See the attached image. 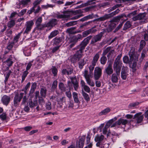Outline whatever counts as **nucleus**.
<instances>
[{"label": "nucleus", "mask_w": 148, "mask_h": 148, "mask_svg": "<svg viewBox=\"0 0 148 148\" xmlns=\"http://www.w3.org/2000/svg\"><path fill=\"white\" fill-rule=\"evenodd\" d=\"M120 12V10L119 9H117L115 11H114L110 13L105 14L102 16L101 17L97 18L94 20L93 21H89L85 22L83 23V25L85 27L88 25L89 24L92 22L95 21H103L108 19L114 16L118 13Z\"/></svg>", "instance_id": "f257e3e1"}, {"label": "nucleus", "mask_w": 148, "mask_h": 148, "mask_svg": "<svg viewBox=\"0 0 148 148\" xmlns=\"http://www.w3.org/2000/svg\"><path fill=\"white\" fill-rule=\"evenodd\" d=\"M122 56V54L119 55L115 59L113 64V69L116 72H117L118 74L120 72L122 63L120 61V59Z\"/></svg>", "instance_id": "f03ea898"}, {"label": "nucleus", "mask_w": 148, "mask_h": 148, "mask_svg": "<svg viewBox=\"0 0 148 148\" xmlns=\"http://www.w3.org/2000/svg\"><path fill=\"white\" fill-rule=\"evenodd\" d=\"M129 55L130 57V61L132 63V62H133L132 65V67L134 68L136 67L137 65V62L138 61V55L133 51H131L129 53Z\"/></svg>", "instance_id": "7ed1b4c3"}, {"label": "nucleus", "mask_w": 148, "mask_h": 148, "mask_svg": "<svg viewBox=\"0 0 148 148\" xmlns=\"http://www.w3.org/2000/svg\"><path fill=\"white\" fill-rule=\"evenodd\" d=\"M147 19V14L145 12L140 13L132 18V20L134 21L139 20L142 23L145 22Z\"/></svg>", "instance_id": "20e7f679"}, {"label": "nucleus", "mask_w": 148, "mask_h": 148, "mask_svg": "<svg viewBox=\"0 0 148 148\" xmlns=\"http://www.w3.org/2000/svg\"><path fill=\"white\" fill-rule=\"evenodd\" d=\"M42 22V17H38L36 22V27L35 29L39 31H41L44 29V28L46 27V24H41Z\"/></svg>", "instance_id": "39448f33"}, {"label": "nucleus", "mask_w": 148, "mask_h": 148, "mask_svg": "<svg viewBox=\"0 0 148 148\" xmlns=\"http://www.w3.org/2000/svg\"><path fill=\"white\" fill-rule=\"evenodd\" d=\"M85 48V47L80 44L76 47V49H79L74 54V56L76 58H77L78 60L82 57V53L83 52V50Z\"/></svg>", "instance_id": "423d86ee"}, {"label": "nucleus", "mask_w": 148, "mask_h": 148, "mask_svg": "<svg viewBox=\"0 0 148 148\" xmlns=\"http://www.w3.org/2000/svg\"><path fill=\"white\" fill-rule=\"evenodd\" d=\"M88 71L87 70H85L84 71V76L86 79L87 84L93 87L95 86L94 82L90 78V77H92V75H88Z\"/></svg>", "instance_id": "0eeeda50"}, {"label": "nucleus", "mask_w": 148, "mask_h": 148, "mask_svg": "<svg viewBox=\"0 0 148 148\" xmlns=\"http://www.w3.org/2000/svg\"><path fill=\"white\" fill-rule=\"evenodd\" d=\"M24 93H21L20 94L18 93L16 94L14 99V106H17L18 105L21 101V99L23 98Z\"/></svg>", "instance_id": "6e6552de"}, {"label": "nucleus", "mask_w": 148, "mask_h": 148, "mask_svg": "<svg viewBox=\"0 0 148 148\" xmlns=\"http://www.w3.org/2000/svg\"><path fill=\"white\" fill-rule=\"evenodd\" d=\"M102 74V69L99 67L95 68L94 71V78L95 80H98L101 77Z\"/></svg>", "instance_id": "1a4fd4ad"}, {"label": "nucleus", "mask_w": 148, "mask_h": 148, "mask_svg": "<svg viewBox=\"0 0 148 148\" xmlns=\"http://www.w3.org/2000/svg\"><path fill=\"white\" fill-rule=\"evenodd\" d=\"M104 33V31H103L94 36L91 40L90 44L92 45H95L96 42L100 41Z\"/></svg>", "instance_id": "9d476101"}, {"label": "nucleus", "mask_w": 148, "mask_h": 148, "mask_svg": "<svg viewBox=\"0 0 148 148\" xmlns=\"http://www.w3.org/2000/svg\"><path fill=\"white\" fill-rule=\"evenodd\" d=\"M115 20L114 19H112L108 22V25L107 29L105 30V32H109L112 31L115 27L117 24L114 23Z\"/></svg>", "instance_id": "9b49d317"}, {"label": "nucleus", "mask_w": 148, "mask_h": 148, "mask_svg": "<svg viewBox=\"0 0 148 148\" xmlns=\"http://www.w3.org/2000/svg\"><path fill=\"white\" fill-rule=\"evenodd\" d=\"M114 50L111 47H108L105 49L103 51L102 55H106L108 53L107 57H109L111 55H112L114 52Z\"/></svg>", "instance_id": "f8f14e48"}, {"label": "nucleus", "mask_w": 148, "mask_h": 148, "mask_svg": "<svg viewBox=\"0 0 148 148\" xmlns=\"http://www.w3.org/2000/svg\"><path fill=\"white\" fill-rule=\"evenodd\" d=\"M104 138V136L102 135L97 134L95 136V140L97 142L96 144V146L97 147H100L101 144L102 143V142Z\"/></svg>", "instance_id": "ddd939ff"}, {"label": "nucleus", "mask_w": 148, "mask_h": 148, "mask_svg": "<svg viewBox=\"0 0 148 148\" xmlns=\"http://www.w3.org/2000/svg\"><path fill=\"white\" fill-rule=\"evenodd\" d=\"M58 21L55 18H52L46 23V27L48 28H49L50 29L52 28L53 27L58 24Z\"/></svg>", "instance_id": "4468645a"}, {"label": "nucleus", "mask_w": 148, "mask_h": 148, "mask_svg": "<svg viewBox=\"0 0 148 148\" xmlns=\"http://www.w3.org/2000/svg\"><path fill=\"white\" fill-rule=\"evenodd\" d=\"M34 24V23L32 20L27 21L25 25L26 27V28L24 32V34H28L31 31Z\"/></svg>", "instance_id": "2eb2a0df"}, {"label": "nucleus", "mask_w": 148, "mask_h": 148, "mask_svg": "<svg viewBox=\"0 0 148 148\" xmlns=\"http://www.w3.org/2000/svg\"><path fill=\"white\" fill-rule=\"evenodd\" d=\"M142 114V112H140L134 115L133 119H135L137 123H140L142 121L144 116L143 115H141Z\"/></svg>", "instance_id": "dca6fc26"}, {"label": "nucleus", "mask_w": 148, "mask_h": 148, "mask_svg": "<svg viewBox=\"0 0 148 148\" xmlns=\"http://www.w3.org/2000/svg\"><path fill=\"white\" fill-rule=\"evenodd\" d=\"M132 121H133L132 120L128 121L126 119H125L122 118L119 119L117 121L116 123L117 125H120L121 124L123 125H125L126 124L130 123Z\"/></svg>", "instance_id": "f3484780"}, {"label": "nucleus", "mask_w": 148, "mask_h": 148, "mask_svg": "<svg viewBox=\"0 0 148 148\" xmlns=\"http://www.w3.org/2000/svg\"><path fill=\"white\" fill-rule=\"evenodd\" d=\"M80 84L82 88L88 93H89L90 92V89L89 87L86 85L85 82L83 80H81Z\"/></svg>", "instance_id": "a211bd4d"}, {"label": "nucleus", "mask_w": 148, "mask_h": 148, "mask_svg": "<svg viewBox=\"0 0 148 148\" xmlns=\"http://www.w3.org/2000/svg\"><path fill=\"white\" fill-rule=\"evenodd\" d=\"M128 68L126 67L123 66L122 68L121 72V78L125 80L126 79L127 76V71Z\"/></svg>", "instance_id": "6ab92c4d"}, {"label": "nucleus", "mask_w": 148, "mask_h": 148, "mask_svg": "<svg viewBox=\"0 0 148 148\" xmlns=\"http://www.w3.org/2000/svg\"><path fill=\"white\" fill-rule=\"evenodd\" d=\"M10 99V96L4 95L2 97L1 100L4 105L7 106L9 103Z\"/></svg>", "instance_id": "aec40b11"}, {"label": "nucleus", "mask_w": 148, "mask_h": 148, "mask_svg": "<svg viewBox=\"0 0 148 148\" xmlns=\"http://www.w3.org/2000/svg\"><path fill=\"white\" fill-rule=\"evenodd\" d=\"M116 73L112 74L111 77V81L114 83H116L118 82V77L119 76L120 74V72H119L118 74L117 72Z\"/></svg>", "instance_id": "412c9836"}, {"label": "nucleus", "mask_w": 148, "mask_h": 148, "mask_svg": "<svg viewBox=\"0 0 148 148\" xmlns=\"http://www.w3.org/2000/svg\"><path fill=\"white\" fill-rule=\"evenodd\" d=\"M105 71L107 75H110L112 74L113 72L111 63H110L108 66L105 69Z\"/></svg>", "instance_id": "4be33fe9"}, {"label": "nucleus", "mask_w": 148, "mask_h": 148, "mask_svg": "<svg viewBox=\"0 0 148 148\" xmlns=\"http://www.w3.org/2000/svg\"><path fill=\"white\" fill-rule=\"evenodd\" d=\"M69 12L67 11H65L62 14L58 15L57 17L58 18H65L69 17Z\"/></svg>", "instance_id": "5701e85b"}, {"label": "nucleus", "mask_w": 148, "mask_h": 148, "mask_svg": "<svg viewBox=\"0 0 148 148\" xmlns=\"http://www.w3.org/2000/svg\"><path fill=\"white\" fill-rule=\"evenodd\" d=\"M37 86V84L35 82L32 83L30 90L29 94V96H32L33 94L35 91Z\"/></svg>", "instance_id": "b1692460"}, {"label": "nucleus", "mask_w": 148, "mask_h": 148, "mask_svg": "<svg viewBox=\"0 0 148 148\" xmlns=\"http://www.w3.org/2000/svg\"><path fill=\"white\" fill-rule=\"evenodd\" d=\"M92 37V36H90L87 37L82 41L80 44L85 47L88 44L89 40Z\"/></svg>", "instance_id": "393cba45"}, {"label": "nucleus", "mask_w": 148, "mask_h": 148, "mask_svg": "<svg viewBox=\"0 0 148 148\" xmlns=\"http://www.w3.org/2000/svg\"><path fill=\"white\" fill-rule=\"evenodd\" d=\"M111 111V109L110 108H107L99 112L98 115L99 116L106 115L110 112Z\"/></svg>", "instance_id": "a878e982"}, {"label": "nucleus", "mask_w": 148, "mask_h": 148, "mask_svg": "<svg viewBox=\"0 0 148 148\" xmlns=\"http://www.w3.org/2000/svg\"><path fill=\"white\" fill-rule=\"evenodd\" d=\"M71 82L73 84V86L75 90L77 91L79 86L78 83L75 79L73 78V77L71 78Z\"/></svg>", "instance_id": "bb28decb"}, {"label": "nucleus", "mask_w": 148, "mask_h": 148, "mask_svg": "<svg viewBox=\"0 0 148 148\" xmlns=\"http://www.w3.org/2000/svg\"><path fill=\"white\" fill-rule=\"evenodd\" d=\"M63 38L62 37H56L53 39V44L58 45L62 41Z\"/></svg>", "instance_id": "cd10ccee"}, {"label": "nucleus", "mask_w": 148, "mask_h": 148, "mask_svg": "<svg viewBox=\"0 0 148 148\" xmlns=\"http://www.w3.org/2000/svg\"><path fill=\"white\" fill-rule=\"evenodd\" d=\"M73 71V70L71 69H63L62 71V73L63 75H65L66 73L68 75L71 74Z\"/></svg>", "instance_id": "c85d7f7f"}, {"label": "nucleus", "mask_w": 148, "mask_h": 148, "mask_svg": "<svg viewBox=\"0 0 148 148\" xmlns=\"http://www.w3.org/2000/svg\"><path fill=\"white\" fill-rule=\"evenodd\" d=\"M85 139V137L84 136L82 137L79 139L78 144L79 148H83L84 144Z\"/></svg>", "instance_id": "c756f323"}, {"label": "nucleus", "mask_w": 148, "mask_h": 148, "mask_svg": "<svg viewBox=\"0 0 148 148\" xmlns=\"http://www.w3.org/2000/svg\"><path fill=\"white\" fill-rule=\"evenodd\" d=\"M72 95L75 102L78 104L80 102L78 97L77 93L76 92H73L72 93Z\"/></svg>", "instance_id": "7c9ffc66"}, {"label": "nucleus", "mask_w": 148, "mask_h": 148, "mask_svg": "<svg viewBox=\"0 0 148 148\" xmlns=\"http://www.w3.org/2000/svg\"><path fill=\"white\" fill-rule=\"evenodd\" d=\"M100 57V54L99 52L97 53L93 57L91 62L96 64Z\"/></svg>", "instance_id": "2f4dec72"}, {"label": "nucleus", "mask_w": 148, "mask_h": 148, "mask_svg": "<svg viewBox=\"0 0 148 148\" xmlns=\"http://www.w3.org/2000/svg\"><path fill=\"white\" fill-rule=\"evenodd\" d=\"M59 32L57 30H55L51 32L50 35L48 36V38L49 39L52 38L56 36L59 34Z\"/></svg>", "instance_id": "473e14b6"}, {"label": "nucleus", "mask_w": 148, "mask_h": 148, "mask_svg": "<svg viewBox=\"0 0 148 148\" xmlns=\"http://www.w3.org/2000/svg\"><path fill=\"white\" fill-rule=\"evenodd\" d=\"M117 135V134L115 133H114V134H110L109 133H108L107 134V137L109 139L110 138L113 141H114L115 139L116 136Z\"/></svg>", "instance_id": "72a5a7b5"}, {"label": "nucleus", "mask_w": 148, "mask_h": 148, "mask_svg": "<svg viewBox=\"0 0 148 148\" xmlns=\"http://www.w3.org/2000/svg\"><path fill=\"white\" fill-rule=\"evenodd\" d=\"M96 65V64L91 62V64L88 67L89 71V74H88V75H92L93 71Z\"/></svg>", "instance_id": "f704fd0d"}, {"label": "nucleus", "mask_w": 148, "mask_h": 148, "mask_svg": "<svg viewBox=\"0 0 148 148\" xmlns=\"http://www.w3.org/2000/svg\"><path fill=\"white\" fill-rule=\"evenodd\" d=\"M82 94L84 99L87 101H89L90 100V98L88 94L85 92L83 90H82Z\"/></svg>", "instance_id": "c9c22d12"}, {"label": "nucleus", "mask_w": 148, "mask_h": 148, "mask_svg": "<svg viewBox=\"0 0 148 148\" xmlns=\"http://www.w3.org/2000/svg\"><path fill=\"white\" fill-rule=\"evenodd\" d=\"M47 89L46 88H42L40 89V94L41 96L45 97L47 94Z\"/></svg>", "instance_id": "e433bc0d"}, {"label": "nucleus", "mask_w": 148, "mask_h": 148, "mask_svg": "<svg viewBox=\"0 0 148 148\" xmlns=\"http://www.w3.org/2000/svg\"><path fill=\"white\" fill-rule=\"evenodd\" d=\"M146 45V42L143 40L140 41V47L138 49L139 51H141Z\"/></svg>", "instance_id": "4c0bfd02"}, {"label": "nucleus", "mask_w": 148, "mask_h": 148, "mask_svg": "<svg viewBox=\"0 0 148 148\" xmlns=\"http://www.w3.org/2000/svg\"><path fill=\"white\" fill-rule=\"evenodd\" d=\"M77 21H70L69 22L66 23L65 25L67 27H69L72 26L74 25L77 24Z\"/></svg>", "instance_id": "58836bf2"}, {"label": "nucleus", "mask_w": 148, "mask_h": 148, "mask_svg": "<svg viewBox=\"0 0 148 148\" xmlns=\"http://www.w3.org/2000/svg\"><path fill=\"white\" fill-rule=\"evenodd\" d=\"M100 63L103 65H104L106 63L107 59L105 55H102V56L100 58Z\"/></svg>", "instance_id": "ea45409f"}, {"label": "nucleus", "mask_w": 148, "mask_h": 148, "mask_svg": "<svg viewBox=\"0 0 148 148\" xmlns=\"http://www.w3.org/2000/svg\"><path fill=\"white\" fill-rule=\"evenodd\" d=\"M66 100V97H58L56 98V101L58 103H63Z\"/></svg>", "instance_id": "a19ab883"}, {"label": "nucleus", "mask_w": 148, "mask_h": 148, "mask_svg": "<svg viewBox=\"0 0 148 148\" xmlns=\"http://www.w3.org/2000/svg\"><path fill=\"white\" fill-rule=\"evenodd\" d=\"M38 105V102L37 100H35L33 102L32 101H30L29 103V106L30 108H33Z\"/></svg>", "instance_id": "79ce46f5"}, {"label": "nucleus", "mask_w": 148, "mask_h": 148, "mask_svg": "<svg viewBox=\"0 0 148 148\" xmlns=\"http://www.w3.org/2000/svg\"><path fill=\"white\" fill-rule=\"evenodd\" d=\"M131 26V24L130 21H127L124 24L123 29L124 30H125L128 28L130 27Z\"/></svg>", "instance_id": "37998d69"}, {"label": "nucleus", "mask_w": 148, "mask_h": 148, "mask_svg": "<svg viewBox=\"0 0 148 148\" xmlns=\"http://www.w3.org/2000/svg\"><path fill=\"white\" fill-rule=\"evenodd\" d=\"M59 88L63 92L66 91V88L65 87L64 84L62 82H60L59 84Z\"/></svg>", "instance_id": "c03bdc74"}, {"label": "nucleus", "mask_w": 148, "mask_h": 148, "mask_svg": "<svg viewBox=\"0 0 148 148\" xmlns=\"http://www.w3.org/2000/svg\"><path fill=\"white\" fill-rule=\"evenodd\" d=\"M86 63L84 62V60L81 59L78 63L79 67L80 69H82L84 65Z\"/></svg>", "instance_id": "a18cd8bd"}, {"label": "nucleus", "mask_w": 148, "mask_h": 148, "mask_svg": "<svg viewBox=\"0 0 148 148\" xmlns=\"http://www.w3.org/2000/svg\"><path fill=\"white\" fill-rule=\"evenodd\" d=\"M51 70L53 74V76H56L57 75L58 72L57 69L56 67L55 66H52Z\"/></svg>", "instance_id": "49530a36"}, {"label": "nucleus", "mask_w": 148, "mask_h": 148, "mask_svg": "<svg viewBox=\"0 0 148 148\" xmlns=\"http://www.w3.org/2000/svg\"><path fill=\"white\" fill-rule=\"evenodd\" d=\"M76 29L75 27H72L71 28H69L67 29V31L70 34H75L77 33V32L75 31H73Z\"/></svg>", "instance_id": "de8ad7c7"}, {"label": "nucleus", "mask_w": 148, "mask_h": 148, "mask_svg": "<svg viewBox=\"0 0 148 148\" xmlns=\"http://www.w3.org/2000/svg\"><path fill=\"white\" fill-rule=\"evenodd\" d=\"M14 44V42H9L8 44L7 49L9 50H11L13 48Z\"/></svg>", "instance_id": "09e8293b"}, {"label": "nucleus", "mask_w": 148, "mask_h": 148, "mask_svg": "<svg viewBox=\"0 0 148 148\" xmlns=\"http://www.w3.org/2000/svg\"><path fill=\"white\" fill-rule=\"evenodd\" d=\"M22 32L18 33L16 36L13 39V42H14V43H16L18 42L19 38L22 33Z\"/></svg>", "instance_id": "8fccbe9b"}, {"label": "nucleus", "mask_w": 148, "mask_h": 148, "mask_svg": "<svg viewBox=\"0 0 148 148\" xmlns=\"http://www.w3.org/2000/svg\"><path fill=\"white\" fill-rule=\"evenodd\" d=\"M15 24V21L13 20H11L8 23V26L9 27H13Z\"/></svg>", "instance_id": "3c124183"}, {"label": "nucleus", "mask_w": 148, "mask_h": 148, "mask_svg": "<svg viewBox=\"0 0 148 148\" xmlns=\"http://www.w3.org/2000/svg\"><path fill=\"white\" fill-rule=\"evenodd\" d=\"M58 84V81L55 80L53 82L51 86V89L53 90L55 89L57 87Z\"/></svg>", "instance_id": "603ef678"}, {"label": "nucleus", "mask_w": 148, "mask_h": 148, "mask_svg": "<svg viewBox=\"0 0 148 148\" xmlns=\"http://www.w3.org/2000/svg\"><path fill=\"white\" fill-rule=\"evenodd\" d=\"M29 72L27 71H25L24 72L23 74V75L22 76V82H23L24 81L25 77L27 76V74H28Z\"/></svg>", "instance_id": "864d4df0"}, {"label": "nucleus", "mask_w": 148, "mask_h": 148, "mask_svg": "<svg viewBox=\"0 0 148 148\" xmlns=\"http://www.w3.org/2000/svg\"><path fill=\"white\" fill-rule=\"evenodd\" d=\"M75 38L76 40L78 41L79 39H82L83 37L81 34H78L76 35L73 36Z\"/></svg>", "instance_id": "5fc2aeb1"}, {"label": "nucleus", "mask_w": 148, "mask_h": 148, "mask_svg": "<svg viewBox=\"0 0 148 148\" xmlns=\"http://www.w3.org/2000/svg\"><path fill=\"white\" fill-rule=\"evenodd\" d=\"M46 108L47 110H50L51 109V104L50 102H48L46 103Z\"/></svg>", "instance_id": "6e6d98bb"}, {"label": "nucleus", "mask_w": 148, "mask_h": 148, "mask_svg": "<svg viewBox=\"0 0 148 148\" xmlns=\"http://www.w3.org/2000/svg\"><path fill=\"white\" fill-rule=\"evenodd\" d=\"M90 34L89 29L85 31L82 33V36L83 37H85L87 36Z\"/></svg>", "instance_id": "4d7b16f0"}, {"label": "nucleus", "mask_w": 148, "mask_h": 148, "mask_svg": "<svg viewBox=\"0 0 148 148\" xmlns=\"http://www.w3.org/2000/svg\"><path fill=\"white\" fill-rule=\"evenodd\" d=\"M54 6L53 5L47 4L46 5H42V8L47 9L49 8H53Z\"/></svg>", "instance_id": "13d9d810"}, {"label": "nucleus", "mask_w": 148, "mask_h": 148, "mask_svg": "<svg viewBox=\"0 0 148 148\" xmlns=\"http://www.w3.org/2000/svg\"><path fill=\"white\" fill-rule=\"evenodd\" d=\"M124 17H126V16L125 14H123L121 15H119L115 17V19L117 20H119L121 18H123Z\"/></svg>", "instance_id": "bf43d9fd"}, {"label": "nucleus", "mask_w": 148, "mask_h": 148, "mask_svg": "<svg viewBox=\"0 0 148 148\" xmlns=\"http://www.w3.org/2000/svg\"><path fill=\"white\" fill-rule=\"evenodd\" d=\"M61 45H59L53 47L51 51L53 53H54V52L57 51L59 49V48L61 47Z\"/></svg>", "instance_id": "052dcab7"}, {"label": "nucleus", "mask_w": 148, "mask_h": 148, "mask_svg": "<svg viewBox=\"0 0 148 148\" xmlns=\"http://www.w3.org/2000/svg\"><path fill=\"white\" fill-rule=\"evenodd\" d=\"M136 11H134L131 13L128 14L127 15V16L129 18H132L136 14Z\"/></svg>", "instance_id": "680f3d73"}, {"label": "nucleus", "mask_w": 148, "mask_h": 148, "mask_svg": "<svg viewBox=\"0 0 148 148\" xmlns=\"http://www.w3.org/2000/svg\"><path fill=\"white\" fill-rule=\"evenodd\" d=\"M69 43H76L77 42L73 36L71 38H70L69 39Z\"/></svg>", "instance_id": "e2e57ef3"}, {"label": "nucleus", "mask_w": 148, "mask_h": 148, "mask_svg": "<svg viewBox=\"0 0 148 148\" xmlns=\"http://www.w3.org/2000/svg\"><path fill=\"white\" fill-rule=\"evenodd\" d=\"M40 3V1L39 0H37L34 3V7L33 8H34L35 10V8H36V6Z\"/></svg>", "instance_id": "0e129e2a"}, {"label": "nucleus", "mask_w": 148, "mask_h": 148, "mask_svg": "<svg viewBox=\"0 0 148 148\" xmlns=\"http://www.w3.org/2000/svg\"><path fill=\"white\" fill-rule=\"evenodd\" d=\"M109 144L108 143H105V144H101L100 146L101 148H109Z\"/></svg>", "instance_id": "69168bd1"}, {"label": "nucleus", "mask_w": 148, "mask_h": 148, "mask_svg": "<svg viewBox=\"0 0 148 148\" xmlns=\"http://www.w3.org/2000/svg\"><path fill=\"white\" fill-rule=\"evenodd\" d=\"M38 101L39 104L42 106L44 105L45 103L44 100L42 97L39 98Z\"/></svg>", "instance_id": "338daca9"}, {"label": "nucleus", "mask_w": 148, "mask_h": 148, "mask_svg": "<svg viewBox=\"0 0 148 148\" xmlns=\"http://www.w3.org/2000/svg\"><path fill=\"white\" fill-rule=\"evenodd\" d=\"M144 39L146 41H148V30L145 32L144 35Z\"/></svg>", "instance_id": "774afa93"}]
</instances>
